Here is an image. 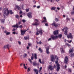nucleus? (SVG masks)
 <instances>
[{
	"label": "nucleus",
	"instance_id": "38",
	"mask_svg": "<svg viewBox=\"0 0 74 74\" xmlns=\"http://www.w3.org/2000/svg\"><path fill=\"white\" fill-rule=\"evenodd\" d=\"M15 16H16V18H17L18 19L19 18V16H18V15H15Z\"/></svg>",
	"mask_w": 74,
	"mask_h": 74
},
{
	"label": "nucleus",
	"instance_id": "22",
	"mask_svg": "<svg viewBox=\"0 0 74 74\" xmlns=\"http://www.w3.org/2000/svg\"><path fill=\"white\" fill-rule=\"evenodd\" d=\"M61 51L62 53H64L65 51H64L63 50V48H61Z\"/></svg>",
	"mask_w": 74,
	"mask_h": 74
},
{
	"label": "nucleus",
	"instance_id": "20",
	"mask_svg": "<svg viewBox=\"0 0 74 74\" xmlns=\"http://www.w3.org/2000/svg\"><path fill=\"white\" fill-rule=\"evenodd\" d=\"M56 9V7H53L51 8V10H54V11H55Z\"/></svg>",
	"mask_w": 74,
	"mask_h": 74
},
{
	"label": "nucleus",
	"instance_id": "3",
	"mask_svg": "<svg viewBox=\"0 0 74 74\" xmlns=\"http://www.w3.org/2000/svg\"><path fill=\"white\" fill-rule=\"evenodd\" d=\"M40 23H39L38 20L37 19H35L34 20V22L32 24V25L33 26H37V25H38Z\"/></svg>",
	"mask_w": 74,
	"mask_h": 74
},
{
	"label": "nucleus",
	"instance_id": "47",
	"mask_svg": "<svg viewBox=\"0 0 74 74\" xmlns=\"http://www.w3.org/2000/svg\"><path fill=\"white\" fill-rule=\"evenodd\" d=\"M26 12H28L29 11V9H27L26 10Z\"/></svg>",
	"mask_w": 74,
	"mask_h": 74
},
{
	"label": "nucleus",
	"instance_id": "59",
	"mask_svg": "<svg viewBox=\"0 0 74 74\" xmlns=\"http://www.w3.org/2000/svg\"><path fill=\"white\" fill-rule=\"evenodd\" d=\"M27 49H29V46L27 47Z\"/></svg>",
	"mask_w": 74,
	"mask_h": 74
},
{
	"label": "nucleus",
	"instance_id": "45",
	"mask_svg": "<svg viewBox=\"0 0 74 74\" xmlns=\"http://www.w3.org/2000/svg\"><path fill=\"white\" fill-rule=\"evenodd\" d=\"M56 22H58V21H59V20L58 19V18H56Z\"/></svg>",
	"mask_w": 74,
	"mask_h": 74
},
{
	"label": "nucleus",
	"instance_id": "61",
	"mask_svg": "<svg viewBox=\"0 0 74 74\" xmlns=\"http://www.w3.org/2000/svg\"><path fill=\"white\" fill-rule=\"evenodd\" d=\"M28 71H30V68H28Z\"/></svg>",
	"mask_w": 74,
	"mask_h": 74
},
{
	"label": "nucleus",
	"instance_id": "15",
	"mask_svg": "<svg viewBox=\"0 0 74 74\" xmlns=\"http://www.w3.org/2000/svg\"><path fill=\"white\" fill-rule=\"evenodd\" d=\"M54 34V35H56L58 34V30H56L55 31L53 32Z\"/></svg>",
	"mask_w": 74,
	"mask_h": 74
},
{
	"label": "nucleus",
	"instance_id": "4",
	"mask_svg": "<svg viewBox=\"0 0 74 74\" xmlns=\"http://www.w3.org/2000/svg\"><path fill=\"white\" fill-rule=\"evenodd\" d=\"M67 29H68V28H67V27H66L65 28H64V29H62L63 32V31H64V30H65L64 34L66 36L67 35Z\"/></svg>",
	"mask_w": 74,
	"mask_h": 74
},
{
	"label": "nucleus",
	"instance_id": "46",
	"mask_svg": "<svg viewBox=\"0 0 74 74\" xmlns=\"http://www.w3.org/2000/svg\"><path fill=\"white\" fill-rule=\"evenodd\" d=\"M33 59H34V57H33V56H32L31 57V60H33Z\"/></svg>",
	"mask_w": 74,
	"mask_h": 74
},
{
	"label": "nucleus",
	"instance_id": "23",
	"mask_svg": "<svg viewBox=\"0 0 74 74\" xmlns=\"http://www.w3.org/2000/svg\"><path fill=\"white\" fill-rule=\"evenodd\" d=\"M37 43L38 44H42V42L41 41H40L39 42H37Z\"/></svg>",
	"mask_w": 74,
	"mask_h": 74
},
{
	"label": "nucleus",
	"instance_id": "2",
	"mask_svg": "<svg viewBox=\"0 0 74 74\" xmlns=\"http://www.w3.org/2000/svg\"><path fill=\"white\" fill-rule=\"evenodd\" d=\"M3 11H4L3 16L4 17H6V16H7L8 14H9L10 11L8 10V9H6V8L3 9Z\"/></svg>",
	"mask_w": 74,
	"mask_h": 74
},
{
	"label": "nucleus",
	"instance_id": "21",
	"mask_svg": "<svg viewBox=\"0 0 74 74\" xmlns=\"http://www.w3.org/2000/svg\"><path fill=\"white\" fill-rule=\"evenodd\" d=\"M73 49H70L69 51V52L70 53H73Z\"/></svg>",
	"mask_w": 74,
	"mask_h": 74
},
{
	"label": "nucleus",
	"instance_id": "52",
	"mask_svg": "<svg viewBox=\"0 0 74 74\" xmlns=\"http://www.w3.org/2000/svg\"><path fill=\"white\" fill-rule=\"evenodd\" d=\"M4 32L6 33V34L7 33V31L5 30L4 31Z\"/></svg>",
	"mask_w": 74,
	"mask_h": 74
},
{
	"label": "nucleus",
	"instance_id": "54",
	"mask_svg": "<svg viewBox=\"0 0 74 74\" xmlns=\"http://www.w3.org/2000/svg\"><path fill=\"white\" fill-rule=\"evenodd\" d=\"M40 8V6H38L37 7V8Z\"/></svg>",
	"mask_w": 74,
	"mask_h": 74
},
{
	"label": "nucleus",
	"instance_id": "37",
	"mask_svg": "<svg viewBox=\"0 0 74 74\" xmlns=\"http://www.w3.org/2000/svg\"><path fill=\"white\" fill-rule=\"evenodd\" d=\"M28 46H29V47H30L32 45V44L30 43H28Z\"/></svg>",
	"mask_w": 74,
	"mask_h": 74
},
{
	"label": "nucleus",
	"instance_id": "56",
	"mask_svg": "<svg viewBox=\"0 0 74 74\" xmlns=\"http://www.w3.org/2000/svg\"><path fill=\"white\" fill-rule=\"evenodd\" d=\"M1 27L2 28V29H4V27L3 26H1Z\"/></svg>",
	"mask_w": 74,
	"mask_h": 74
},
{
	"label": "nucleus",
	"instance_id": "49",
	"mask_svg": "<svg viewBox=\"0 0 74 74\" xmlns=\"http://www.w3.org/2000/svg\"><path fill=\"white\" fill-rule=\"evenodd\" d=\"M18 42L19 44H20V45H21V42L19 41Z\"/></svg>",
	"mask_w": 74,
	"mask_h": 74
},
{
	"label": "nucleus",
	"instance_id": "9",
	"mask_svg": "<svg viewBox=\"0 0 74 74\" xmlns=\"http://www.w3.org/2000/svg\"><path fill=\"white\" fill-rule=\"evenodd\" d=\"M51 47V46L49 45V46H48L47 48L46 47V53L47 54H49V48Z\"/></svg>",
	"mask_w": 74,
	"mask_h": 74
},
{
	"label": "nucleus",
	"instance_id": "30",
	"mask_svg": "<svg viewBox=\"0 0 74 74\" xmlns=\"http://www.w3.org/2000/svg\"><path fill=\"white\" fill-rule=\"evenodd\" d=\"M62 37V34H60L58 36V37L59 38H60Z\"/></svg>",
	"mask_w": 74,
	"mask_h": 74
},
{
	"label": "nucleus",
	"instance_id": "58",
	"mask_svg": "<svg viewBox=\"0 0 74 74\" xmlns=\"http://www.w3.org/2000/svg\"><path fill=\"white\" fill-rule=\"evenodd\" d=\"M16 30V29H13V31H15Z\"/></svg>",
	"mask_w": 74,
	"mask_h": 74
},
{
	"label": "nucleus",
	"instance_id": "55",
	"mask_svg": "<svg viewBox=\"0 0 74 74\" xmlns=\"http://www.w3.org/2000/svg\"><path fill=\"white\" fill-rule=\"evenodd\" d=\"M43 19H44V20H47V19H46V17H43Z\"/></svg>",
	"mask_w": 74,
	"mask_h": 74
},
{
	"label": "nucleus",
	"instance_id": "51",
	"mask_svg": "<svg viewBox=\"0 0 74 74\" xmlns=\"http://www.w3.org/2000/svg\"><path fill=\"white\" fill-rule=\"evenodd\" d=\"M45 25L46 26H48V23H47L45 24Z\"/></svg>",
	"mask_w": 74,
	"mask_h": 74
},
{
	"label": "nucleus",
	"instance_id": "57",
	"mask_svg": "<svg viewBox=\"0 0 74 74\" xmlns=\"http://www.w3.org/2000/svg\"><path fill=\"white\" fill-rule=\"evenodd\" d=\"M42 70V67H40V71H41Z\"/></svg>",
	"mask_w": 74,
	"mask_h": 74
},
{
	"label": "nucleus",
	"instance_id": "12",
	"mask_svg": "<svg viewBox=\"0 0 74 74\" xmlns=\"http://www.w3.org/2000/svg\"><path fill=\"white\" fill-rule=\"evenodd\" d=\"M27 31V30H21V33L22 34V35H23V34H25V32H26Z\"/></svg>",
	"mask_w": 74,
	"mask_h": 74
},
{
	"label": "nucleus",
	"instance_id": "44",
	"mask_svg": "<svg viewBox=\"0 0 74 74\" xmlns=\"http://www.w3.org/2000/svg\"><path fill=\"white\" fill-rule=\"evenodd\" d=\"M10 32H7V33L6 34L7 35H9V34H10Z\"/></svg>",
	"mask_w": 74,
	"mask_h": 74
},
{
	"label": "nucleus",
	"instance_id": "25",
	"mask_svg": "<svg viewBox=\"0 0 74 74\" xmlns=\"http://www.w3.org/2000/svg\"><path fill=\"white\" fill-rule=\"evenodd\" d=\"M70 56L71 57V58H72L73 57V56H74V53H72L71 54V55H70Z\"/></svg>",
	"mask_w": 74,
	"mask_h": 74
},
{
	"label": "nucleus",
	"instance_id": "39",
	"mask_svg": "<svg viewBox=\"0 0 74 74\" xmlns=\"http://www.w3.org/2000/svg\"><path fill=\"white\" fill-rule=\"evenodd\" d=\"M39 62H40V63H42V62H41V59H39Z\"/></svg>",
	"mask_w": 74,
	"mask_h": 74
},
{
	"label": "nucleus",
	"instance_id": "43",
	"mask_svg": "<svg viewBox=\"0 0 74 74\" xmlns=\"http://www.w3.org/2000/svg\"><path fill=\"white\" fill-rule=\"evenodd\" d=\"M48 41H52V38H50L48 39Z\"/></svg>",
	"mask_w": 74,
	"mask_h": 74
},
{
	"label": "nucleus",
	"instance_id": "34",
	"mask_svg": "<svg viewBox=\"0 0 74 74\" xmlns=\"http://www.w3.org/2000/svg\"><path fill=\"white\" fill-rule=\"evenodd\" d=\"M24 67L25 69H27V67L25 66V64H23Z\"/></svg>",
	"mask_w": 74,
	"mask_h": 74
},
{
	"label": "nucleus",
	"instance_id": "18",
	"mask_svg": "<svg viewBox=\"0 0 74 74\" xmlns=\"http://www.w3.org/2000/svg\"><path fill=\"white\" fill-rule=\"evenodd\" d=\"M9 47H10L9 45L8 44L6 45H5L4 47V48H9Z\"/></svg>",
	"mask_w": 74,
	"mask_h": 74
},
{
	"label": "nucleus",
	"instance_id": "11",
	"mask_svg": "<svg viewBox=\"0 0 74 74\" xmlns=\"http://www.w3.org/2000/svg\"><path fill=\"white\" fill-rule=\"evenodd\" d=\"M51 25H52L53 26H54L55 27H58V26L59 25L58 23L56 24L55 23H54L52 24Z\"/></svg>",
	"mask_w": 74,
	"mask_h": 74
},
{
	"label": "nucleus",
	"instance_id": "42",
	"mask_svg": "<svg viewBox=\"0 0 74 74\" xmlns=\"http://www.w3.org/2000/svg\"><path fill=\"white\" fill-rule=\"evenodd\" d=\"M66 45H67V46H68V47H71V45L68 43L66 44Z\"/></svg>",
	"mask_w": 74,
	"mask_h": 74
},
{
	"label": "nucleus",
	"instance_id": "53",
	"mask_svg": "<svg viewBox=\"0 0 74 74\" xmlns=\"http://www.w3.org/2000/svg\"><path fill=\"white\" fill-rule=\"evenodd\" d=\"M72 41V40H70V41H68V42H69V43H71V42Z\"/></svg>",
	"mask_w": 74,
	"mask_h": 74
},
{
	"label": "nucleus",
	"instance_id": "33",
	"mask_svg": "<svg viewBox=\"0 0 74 74\" xmlns=\"http://www.w3.org/2000/svg\"><path fill=\"white\" fill-rule=\"evenodd\" d=\"M10 14H12L14 13L13 12H12V10H10Z\"/></svg>",
	"mask_w": 74,
	"mask_h": 74
},
{
	"label": "nucleus",
	"instance_id": "50",
	"mask_svg": "<svg viewBox=\"0 0 74 74\" xmlns=\"http://www.w3.org/2000/svg\"><path fill=\"white\" fill-rule=\"evenodd\" d=\"M21 21H19V22H18V24L19 25H21Z\"/></svg>",
	"mask_w": 74,
	"mask_h": 74
},
{
	"label": "nucleus",
	"instance_id": "24",
	"mask_svg": "<svg viewBox=\"0 0 74 74\" xmlns=\"http://www.w3.org/2000/svg\"><path fill=\"white\" fill-rule=\"evenodd\" d=\"M36 30H37V32L36 34L37 35V36L39 34V33H38V28H36Z\"/></svg>",
	"mask_w": 74,
	"mask_h": 74
},
{
	"label": "nucleus",
	"instance_id": "29",
	"mask_svg": "<svg viewBox=\"0 0 74 74\" xmlns=\"http://www.w3.org/2000/svg\"><path fill=\"white\" fill-rule=\"evenodd\" d=\"M34 58L35 59H37V54H34Z\"/></svg>",
	"mask_w": 74,
	"mask_h": 74
},
{
	"label": "nucleus",
	"instance_id": "63",
	"mask_svg": "<svg viewBox=\"0 0 74 74\" xmlns=\"http://www.w3.org/2000/svg\"><path fill=\"white\" fill-rule=\"evenodd\" d=\"M71 14H74V12H72Z\"/></svg>",
	"mask_w": 74,
	"mask_h": 74
},
{
	"label": "nucleus",
	"instance_id": "16",
	"mask_svg": "<svg viewBox=\"0 0 74 74\" xmlns=\"http://www.w3.org/2000/svg\"><path fill=\"white\" fill-rule=\"evenodd\" d=\"M13 27H16V29L18 28V23H16V25H13L12 26Z\"/></svg>",
	"mask_w": 74,
	"mask_h": 74
},
{
	"label": "nucleus",
	"instance_id": "60",
	"mask_svg": "<svg viewBox=\"0 0 74 74\" xmlns=\"http://www.w3.org/2000/svg\"><path fill=\"white\" fill-rule=\"evenodd\" d=\"M69 72H71V69H69Z\"/></svg>",
	"mask_w": 74,
	"mask_h": 74
},
{
	"label": "nucleus",
	"instance_id": "36",
	"mask_svg": "<svg viewBox=\"0 0 74 74\" xmlns=\"http://www.w3.org/2000/svg\"><path fill=\"white\" fill-rule=\"evenodd\" d=\"M22 27H23V26L22 25H20L19 26L18 25V27L20 28V29H22Z\"/></svg>",
	"mask_w": 74,
	"mask_h": 74
},
{
	"label": "nucleus",
	"instance_id": "28",
	"mask_svg": "<svg viewBox=\"0 0 74 74\" xmlns=\"http://www.w3.org/2000/svg\"><path fill=\"white\" fill-rule=\"evenodd\" d=\"M1 22L2 23H4V22H5V19H1Z\"/></svg>",
	"mask_w": 74,
	"mask_h": 74
},
{
	"label": "nucleus",
	"instance_id": "32",
	"mask_svg": "<svg viewBox=\"0 0 74 74\" xmlns=\"http://www.w3.org/2000/svg\"><path fill=\"white\" fill-rule=\"evenodd\" d=\"M47 1H50V0H47ZM55 1V0H50L51 2H52L53 3Z\"/></svg>",
	"mask_w": 74,
	"mask_h": 74
},
{
	"label": "nucleus",
	"instance_id": "64",
	"mask_svg": "<svg viewBox=\"0 0 74 74\" xmlns=\"http://www.w3.org/2000/svg\"><path fill=\"white\" fill-rule=\"evenodd\" d=\"M23 15H25V13H23Z\"/></svg>",
	"mask_w": 74,
	"mask_h": 74
},
{
	"label": "nucleus",
	"instance_id": "14",
	"mask_svg": "<svg viewBox=\"0 0 74 74\" xmlns=\"http://www.w3.org/2000/svg\"><path fill=\"white\" fill-rule=\"evenodd\" d=\"M38 32L40 34H42V33H43V32H42V29H40V30H39Z\"/></svg>",
	"mask_w": 74,
	"mask_h": 74
},
{
	"label": "nucleus",
	"instance_id": "6",
	"mask_svg": "<svg viewBox=\"0 0 74 74\" xmlns=\"http://www.w3.org/2000/svg\"><path fill=\"white\" fill-rule=\"evenodd\" d=\"M51 37L52 38V40H55V39L58 38V36H55V35H53L51 36Z\"/></svg>",
	"mask_w": 74,
	"mask_h": 74
},
{
	"label": "nucleus",
	"instance_id": "7",
	"mask_svg": "<svg viewBox=\"0 0 74 74\" xmlns=\"http://www.w3.org/2000/svg\"><path fill=\"white\" fill-rule=\"evenodd\" d=\"M27 15L29 18H32V12H29Z\"/></svg>",
	"mask_w": 74,
	"mask_h": 74
},
{
	"label": "nucleus",
	"instance_id": "8",
	"mask_svg": "<svg viewBox=\"0 0 74 74\" xmlns=\"http://www.w3.org/2000/svg\"><path fill=\"white\" fill-rule=\"evenodd\" d=\"M67 37L68 38H71V39H73V35L71 34V33H70L69 35L67 36Z\"/></svg>",
	"mask_w": 74,
	"mask_h": 74
},
{
	"label": "nucleus",
	"instance_id": "13",
	"mask_svg": "<svg viewBox=\"0 0 74 74\" xmlns=\"http://www.w3.org/2000/svg\"><path fill=\"white\" fill-rule=\"evenodd\" d=\"M34 71L35 73H36V74H38V71L37 69H34Z\"/></svg>",
	"mask_w": 74,
	"mask_h": 74
},
{
	"label": "nucleus",
	"instance_id": "10",
	"mask_svg": "<svg viewBox=\"0 0 74 74\" xmlns=\"http://www.w3.org/2000/svg\"><path fill=\"white\" fill-rule=\"evenodd\" d=\"M69 59H68V58L67 57H65L64 59V62L65 63H67L68 62L69 60Z\"/></svg>",
	"mask_w": 74,
	"mask_h": 74
},
{
	"label": "nucleus",
	"instance_id": "31",
	"mask_svg": "<svg viewBox=\"0 0 74 74\" xmlns=\"http://www.w3.org/2000/svg\"><path fill=\"white\" fill-rule=\"evenodd\" d=\"M66 20L67 21H70V18L67 17L66 18Z\"/></svg>",
	"mask_w": 74,
	"mask_h": 74
},
{
	"label": "nucleus",
	"instance_id": "17",
	"mask_svg": "<svg viewBox=\"0 0 74 74\" xmlns=\"http://www.w3.org/2000/svg\"><path fill=\"white\" fill-rule=\"evenodd\" d=\"M33 65L34 66H38V64L35 62H33Z\"/></svg>",
	"mask_w": 74,
	"mask_h": 74
},
{
	"label": "nucleus",
	"instance_id": "62",
	"mask_svg": "<svg viewBox=\"0 0 74 74\" xmlns=\"http://www.w3.org/2000/svg\"><path fill=\"white\" fill-rule=\"evenodd\" d=\"M25 56H27V54H26V53H25Z\"/></svg>",
	"mask_w": 74,
	"mask_h": 74
},
{
	"label": "nucleus",
	"instance_id": "26",
	"mask_svg": "<svg viewBox=\"0 0 74 74\" xmlns=\"http://www.w3.org/2000/svg\"><path fill=\"white\" fill-rule=\"evenodd\" d=\"M16 8L18 9V10H20L21 8H20L18 6H16Z\"/></svg>",
	"mask_w": 74,
	"mask_h": 74
},
{
	"label": "nucleus",
	"instance_id": "1",
	"mask_svg": "<svg viewBox=\"0 0 74 74\" xmlns=\"http://www.w3.org/2000/svg\"><path fill=\"white\" fill-rule=\"evenodd\" d=\"M51 60L53 62H54L55 61V59L56 60V64L57 66V71H58L59 70L60 68V64L58 63V57H57L56 56H53V55H51Z\"/></svg>",
	"mask_w": 74,
	"mask_h": 74
},
{
	"label": "nucleus",
	"instance_id": "41",
	"mask_svg": "<svg viewBox=\"0 0 74 74\" xmlns=\"http://www.w3.org/2000/svg\"><path fill=\"white\" fill-rule=\"evenodd\" d=\"M22 21L23 22V23H25L26 22V20L25 19H23L22 20Z\"/></svg>",
	"mask_w": 74,
	"mask_h": 74
},
{
	"label": "nucleus",
	"instance_id": "19",
	"mask_svg": "<svg viewBox=\"0 0 74 74\" xmlns=\"http://www.w3.org/2000/svg\"><path fill=\"white\" fill-rule=\"evenodd\" d=\"M24 38L25 39V40H29V36H26L24 37Z\"/></svg>",
	"mask_w": 74,
	"mask_h": 74
},
{
	"label": "nucleus",
	"instance_id": "5",
	"mask_svg": "<svg viewBox=\"0 0 74 74\" xmlns=\"http://www.w3.org/2000/svg\"><path fill=\"white\" fill-rule=\"evenodd\" d=\"M54 69V67L52 66L51 65H49L48 67V70H53Z\"/></svg>",
	"mask_w": 74,
	"mask_h": 74
},
{
	"label": "nucleus",
	"instance_id": "27",
	"mask_svg": "<svg viewBox=\"0 0 74 74\" xmlns=\"http://www.w3.org/2000/svg\"><path fill=\"white\" fill-rule=\"evenodd\" d=\"M38 50L39 51H40V52L42 53V50L41 49V48H39L38 49Z\"/></svg>",
	"mask_w": 74,
	"mask_h": 74
},
{
	"label": "nucleus",
	"instance_id": "40",
	"mask_svg": "<svg viewBox=\"0 0 74 74\" xmlns=\"http://www.w3.org/2000/svg\"><path fill=\"white\" fill-rule=\"evenodd\" d=\"M42 22H44V23L45 22H47V20H43L42 21Z\"/></svg>",
	"mask_w": 74,
	"mask_h": 74
},
{
	"label": "nucleus",
	"instance_id": "48",
	"mask_svg": "<svg viewBox=\"0 0 74 74\" xmlns=\"http://www.w3.org/2000/svg\"><path fill=\"white\" fill-rule=\"evenodd\" d=\"M67 42H68V40H67L66 39H65L64 40V42H67Z\"/></svg>",
	"mask_w": 74,
	"mask_h": 74
},
{
	"label": "nucleus",
	"instance_id": "35",
	"mask_svg": "<svg viewBox=\"0 0 74 74\" xmlns=\"http://www.w3.org/2000/svg\"><path fill=\"white\" fill-rule=\"evenodd\" d=\"M29 61V62L31 63H32V60L31 59H30V58H29L28 59Z\"/></svg>",
	"mask_w": 74,
	"mask_h": 74
}]
</instances>
